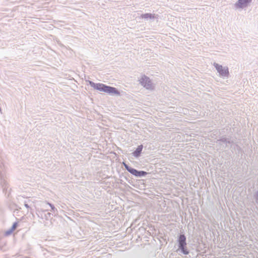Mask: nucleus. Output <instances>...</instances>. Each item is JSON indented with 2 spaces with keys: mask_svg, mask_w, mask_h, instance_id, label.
Returning a JSON list of instances; mask_svg holds the SVG:
<instances>
[{
  "mask_svg": "<svg viewBox=\"0 0 258 258\" xmlns=\"http://www.w3.org/2000/svg\"><path fill=\"white\" fill-rule=\"evenodd\" d=\"M90 85L95 89L103 91L110 94H115L119 95V92L114 87L106 86L103 84L97 83L95 84L91 81L89 82Z\"/></svg>",
  "mask_w": 258,
  "mask_h": 258,
  "instance_id": "f257e3e1",
  "label": "nucleus"
},
{
  "mask_svg": "<svg viewBox=\"0 0 258 258\" xmlns=\"http://www.w3.org/2000/svg\"><path fill=\"white\" fill-rule=\"evenodd\" d=\"M186 238L184 235H180L179 238V247L182 250L183 253L185 254H187L188 251L185 249L186 243Z\"/></svg>",
  "mask_w": 258,
  "mask_h": 258,
  "instance_id": "f03ea898",
  "label": "nucleus"
},
{
  "mask_svg": "<svg viewBox=\"0 0 258 258\" xmlns=\"http://www.w3.org/2000/svg\"><path fill=\"white\" fill-rule=\"evenodd\" d=\"M125 168L132 174L136 176H142L146 175L147 173L146 172L141 171H138L137 170L133 169L132 168L129 167L125 163H123Z\"/></svg>",
  "mask_w": 258,
  "mask_h": 258,
  "instance_id": "7ed1b4c3",
  "label": "nucleus"
},
{
  "mask_svg": "<svg viewBox=\"0 0 258 258\" xmlns=\"http://www.w3.org/2000/svg\"><path fill=\"white\" fill-rule=\"evenodd\" d=\"M141 84L147 89H151L152 84L149 78L146 76L143 77L140 80Z\"/></svg>",
  "mask_w": 258,
  "mask_h": 258,
  "instance_id": "20e7f679",
  "label": "nucleus"
},
{
  "mask_svg": "<svg viewBox=\"0 0 258 258\" xmlns=\"http://www.w3.org/2000/svg\"><path fill=\"white\" fill-rule=\"evenodd\" d=\"M215 67L221 75L227 76L228 75V71L227 69L224 68L222 66L217 63L215 64Z\"/></svg>",
  "mask_w": 258,
  "mask_h": 258,
  "instance_id": "39448f33",
  "label": "nucleus"
},
{
  "mask_svg": "<svg viewBox=\"0 0 258 258\" xmlns=\"http://www.w3.org/2000/svg\"><path fill=\"white\" fill-rule=\"evenodd\" d=\"M251 0H238L236 5L238 8H243L247 6Z\"/></svg>",
  "mask_w": 258,
  "mask_h": 258,
  "instance_id": "423d86ee",
  "label": "nucleus"
},
{
  "mask_svg": "<svg viewBox=\"0 0 258 258\" xmlns=\"http://www.w3.org/2000/svg\"><path fill=\"white\" fill-rule=\"evenodd\" d=\"M142 149H143L142 145H140V146H138V147L137 148L136 150L133 153V155L136 157L139 156L142 150Z\"/></svg>",
  "mask_w": 258,
  "mask_h": 258,
  "instance_id": "0eeeda50",
  "label": "nucleus"
},
{
  "mask_svg": "<svg viewBox=\"0 0 258 258\" xmlns=\"http://www.w3.org/2000/svg\"><path fill=\"white\" fill-rule=\"evenodd\" d=\"M17 226H18V223L16 222L14 223L11 229L10 233L14 231L16 229V228L17 227Z\"/></svg>",
  "mask_w": 258,
  "mask_h": 258,
  "instance_id": "6e6552de",
  "label": "nucleus"
},
{
  "mask_svg": "<svg viewBox=\"0 0 258 258\" xmlns=\"http://www.w3.org/2000/svg\"><path fill=\"white\" fill-rule=\"evenodd\" d=\"M142 17L143 18H151L152 17L151 15L149 14L143 15Z\"/></svg>",
  "mask_w": 258,
  "mask_h": 258,
  "instance_id": "1a4fd4ad",
  "label": "nucleus"
}]
</instances>
